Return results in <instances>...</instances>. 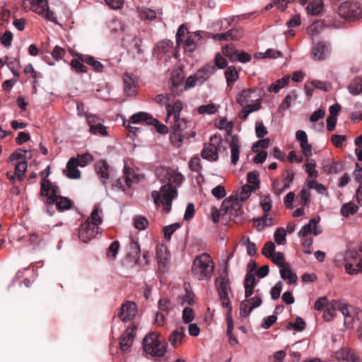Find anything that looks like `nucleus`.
Returning <instances> with one entry per match:
<instances>
[{
    "label": "nucleus",
    "mask_w": 362,
    "mask_h": 362,
    "mask_svg": "<svg viewBox=\"0 0 362 362\" xmlns=\"http://www.w3.org/2000/svg\"><path fill=\"white\" fill-rule=\"evenodd\" d=\"M227 322V335L228 336V341L230 345H235L238 344V339L233 334V322L231 313H227L226 315Z\"/></svg>",
    "instance_id": "38"
},
{
    "label": "nucleus",
    "mask_w": 362,
    "mask_h": 362,
    "mask_svg": "<svg viewBox=\"0 0 362 362\" xmlns=\"http://www.w3.org/2000/svg\"><path fill=\"white\" fill-rule=\"evenodd\" d=\"M23 6L25 8L28 7L30 10L42 16L47 21L56 24L58 23L54 13L49 9L48 3L46 0H24Z\"/></svg>",
    "instance_id": "5"
},
{
    "label": "nucleus",
    "mask_w": 362,
    "mask_h": 362,
    "mask_svg": "<svg viewBox=\"0 0 362 362\" xmlns=\"http://www.w3.org/2000/svg\"><path fill=\"white\" fill-rule=\"evenodd\" d=\"M334 356L339 362H360L355 351L347 347L341 348L339 350L336 351Z\"/></svg>",
    "instance_id": "18"
},
{
    "label": "nucleus",
    "mask_w": 362,
    "mask_h": 362,
    "mask_svg": "<svg viewBox=\"0 0 362 362\" xmlns=\"http://www.w3.org/2000/svg\"><path fill=\"white\" fill-rule=\"evenodd\" d=\"M262 300L259 296L251 297L241 302L240 313L243 317H248L252 310L261 305Z\"/></svg>",
    "instance_id": "16"
},
{
    "label": "nucleus",
    "mask_w": 362,
    "mask_h": 362,
    "mask_svg": "<svg viewBox=\"0 0 362 362\" xmlns=\"http://www.w3.org/2000/svg\"><path fill=\"white\" fill-rule=\"evenodd\" d=\"M290 77L286 76L281 78L278 79L276 82L271 84L269 88V92H274L277 93L280 91V90L288 84Z\"/></svg>",
    "instance_id": "42"
},
{
    "label": "nucleus",
    "mask_w": 362,
    "mask_h": 362,
    "mask_svg": "<svg viewBox=\"0 0 362 362\" xmlns=\"http://www.w3.org/2000/svg\"><path fill=\"white\" fill-rule=\"evenodd\" d=\"M129 123L139 124L144 122L146 125H155L157 124L158 120L153 118L151 115L144 112H139L134 114L129 119Z\"/></svg>",
    "instance_id": "22"
},
{
    "label": "nucleus",
    "mask_w": 362,
    "mask_h": 362,
    "mask_svg": "<svg viewBox=\"0 0 362 362\" xmlns=\"http://www.w3.org/2000/svg\"><path fill=\"white\" fill-rule=\"evenodd\" d=\"M76 158V163H78V165L80 167L86 166L93 159V156L91 154H90L89 153L78 154L77 156V158Z\"/></svg>",
    "instance_id": "51"
},
{
    "label": "nucleus",
    "mask_w": 362,
    "mask_h": 362,
    "mask_svg": "<svg viewBox=\"0 0 362 362\" xmlns=\"http://www.w3.org/2000/svg\"><path fill=\"white\" fill-rule=\"evenodd\" d=\"M148 225V221L144 216H136L134 218V227L142 230L146 228Z\"/></svg>",
    "instance_id": "56"
},
{
    "label": "nucleus",
    "mask_w": 362,
    "mask_h": 362,
    "mask_svg": "<svg viewBox=\"0 0 362 362\" xmlns=\"http://www.w3.org/2000/svg\"><path fill=\"white\" fill-rule=\"evenodd\" d=\"M231 163L233 165H236L240 156V145L238 139L233 136L230 141Z\"/></svg>",
    "instance_id": "33"
},
{
    "label": "nucleus",
    "mask_w": 362,
    "mask_h": 362,
    "mask_svg": "<svg viewBox=\"0 0 362 362\" xmlns=\"http://www.w3.org/2000/svg\"><path fill=\"white\" fill-rule=\"evenodd\" d=\"M254 93L255 90L253 89H244L238 94L236 101L242 106L247 105L250 102L254 101Z\"/></svg>",
    "instance_id": "32"
},
{
    "label": "nucleus",
    "mask_w": 362,
    "mask_h": 362,
    "mask_svg": "<svg viewBox=\"0 0 362 362\" xmlns=\"http://www.w3.org/2000/svg\"><path fill=\"white\" fill-rule=\"evenodd\" d=\"M247 185H251V187L256 190L259 187V174L256 171H252L247 173Z\"/></svg>",
    "instance_id": "49"
},
{
    "label": "nucleus",
    "mask_w": 362,
    "mask_h": 362,
    "mask_svg": "<svg viewBox=\"0 0 362 362\" xmlns=\"http://www.w3.org/2000/svg\"><path fill=\"white\" fill-rule=\"evenodd\" d=\"M340 302L337 300L331 301L323 313V318L325 321L329 322L336 316L337 311H339Z\"/></svg>",
    "instance_id": "31"
},
{
    "label": "nucleus",
    "mask_w": 362,
    "mask_h": 362,
    "mask_svg": "<svg viewBox=\"0 0 362 362\" xmlns=\"http://www.w3.org/2000/svg\"><path fill=\"white\" fill-rule=\"evenodd\" d=\"M189 167L193 172L200 173L202 170L200 159L198 157H193L189 162Z\"/></svg>",
    "instance_id": "59"
},
{
    "label": "nucleus",
    "mask_w": 362,
    "mask_h": 362,
    "mask_svg": "<svg viewBox=\"0 0 362 362\" xmlns=\"http://www.w3.org/2000/svg\"><path fill=\"white\" fill-rule=\"evenodd\" d=\"M185 336V328L180 327L174 330L168 337L170 345L174 348H177L182 342V339Z\"/></svg>",
    "instance_id": "30"
},
{
    "label": "nucleus",
    "mask_w": 362,
    "mask_h": 362,
    "mask_svg": "<svg viewBox=\"0 0 362 362\" xmlns=\"http://www.w3.org/2000/svg\"><path fill=\"white\" fill-rule=\"evenodd\" d=\"M306 187L308 189H315L317 193L321 195H327V188L321 183L317 182L315 180H306Z\"/></svg>",
    "instance_id": "43"
},
{
    "label": "nucleus",
    "mask_w": 362,
    "mask_h": 362,
    "mask_svg": "<svg viewBox=\"0 0 362 362\" xmlns=\"http://www.w3.org/2000/svg\"><path fill=\"white\" fill-rule=\"evenodd\" d=\"M275 249V244L273 242L269 241L264 245L262 250V253L266 257L271 258L272 256L274 254Z\"/></svg>",
    "instance_id": "58"
},
{
    "label": "nucleus",
    "mask_w": 362,
    "mask_h": 362,
    "mask_svg": "<svg viewBox=\"0 0 362 362\" xmlns=\"http://www.w3.org/2000/svg\"><path fill=\"white\" fill-rule=\"evenodd\" d=\"M211 194L217 199H221L224 198L226 195L225 187L221 185L215 187L211 190Z\"/></svg>",
    "instance_id": "64"
},
{
    "label": "nucleus",
    "mask_w": 362,
    "mask_h": 362,
    "mask_svg": "<svg viewBox=\"0 0 362 362\" xmlns=\"http://www.w3.org/2000/svg\"><path fill=\"white\" fill-rule=\"evenodd\" d=\"M272 202L269 194L264 195L262 197L260 206L264 213H268L272 206Z\"/></svg>",
    "instance_id": "61"
},
{
    "label": "nucleus",
    "mask_w": 362,
    "mask_h": 362,
    "mask_svg": "<svg viewBox=\"0 0 362 362\" xmlns=\"http://www.w3.org/2000/svg\"><path fill=\"white\" fill-rule=\"evenodd\" d=\"M144 351L151 356H163L166 352L168 343L161 339L155 332L147 334L142 340Z\"/></svg>",
    "instance_id": "3"
},
{
    "label": "nucleus",
    "mask_w": 362,
    "mask_h": 362,
    "mask_svg": "<svg viewBox=\"0 0 362 362\" xmlns=\"http://www.w3.org/2000/svg\"><path fill=\"white\" fill-rule=\"evenodd\" d=\"M214 273V264L211 257L203 253L196 257L192 267V274L197 280L209 279Z\"/></svg>",
    "instance_id": "2"
},
{
    "label": "nucleus",
    "mask_w": 362,
    "mask_h": 362,
    "mask_svg": "<svg viewBox=\"0 0 362 362\" xmlns=\"http://www.w3.org/2000/svg\"><path fill=\"white\" fill-rule=\"evenodd\" d=\"M338 13L346 20L354 21L361 17V9L357 3L346 1L339 6Z\"/></svg>",
    "instance_id": "8"
},
{
    "label": "nucleus",
    "mask_w": 362,
    "mask_h": 362,
    "mask_svg": "<svg viewBox=\"0 0 362 362\" xmlns=\"http://www.w3.org/2000/svg\"><path fill=\"white\" fill-rule=\"evenodd\" d=\"M119 243L117 240L113 241L107 250V256L115 259L117 255Z\"/></svg>",
    "instance_id": "60"
},
{
    "label": "nucleus",
    "mask_w": 362,
    "mask_h": 362,
    "mask_svg": "<svg viewBox=\"0 0 362 362\" xmlns=\"http://www.w3.org/2000/svg\"><path fill=\"white\" fill-rule=\"evenodd\" d=\"M180 223H175L163 227V231L167 241H170L171 240L172 235L177 228H180Z\"/></svg>",
    "instance_id": "54"
},
{
    "label": "nucleus",
    "mask_w": 362,
    "mask_h": 362,
    "mask_svg": "<svg viewBox=\"0 0 362 362\" xmlns=\"http://www.w3.org/2000/svg\"><path fill=\"white\" fill-rule=\"evenodd\" d=\"M223 54L233 62L247 63L251 60V57L247 53L238 50L232 45H226L223 49Z\"/></svg>",
    "instance_id": "14"
},
{
    "label": "nucleus",
    "mask_w": 362,
    "mask_h": 362,
    "mask_svg": "<svg viewBox=\"0 0 362 362\" xmlns=\"http://www.w3.org/2000/svg\"><path fill=\"white\" fill-rule=\"evenodd\" d=\"M157 178L163 183L160 191H153L151 197L156 205L162 204L166 213L171 210L173 200L177 197L176 187L183 180L182 175L177 169L158 167L156 169Z\"/></svg>",
    "instance_id": "1"
},
{
    "label": "nucleus",
    "mask_w": 362,
    "mask_h": 362,
    "mask_svg": "<svg viewBox=\"0 0 362 362\" xmlns=\"http://www.w3.org/2000/svg\"><path fill=\"white\" fill-rule=\"evenodd\" d=\"M294 179V173L292 170H286L284 177L283 179L284 185L282 187L279 188V182L277 181H273L272 187L275 189L278 194L282 193L286 189H288L292 184Z\"/></svg>",
    "instance_id": "27"
},
{
    "label": "nucleus",
    "mask_w": 362,
    "mask_h": 362,
    "mask_svg": "<svg viewBox=\"0 0 362 362\" xmlns=\"http://www.w3.org/2000/svg\"><path fill=\"white\" fill-rule=\"evenodd\" d=\"M108 28L112 33H117L119 32H123L124 30V23L117 18H112L108 23Z\"/></svg>",
    "instance_id": "46"
},
{
    "label": "nucleus",
    "mask_w": 362,
    "mask_h": 362,
    "mask_svg": "<svg viewBox=\"0 0 362 362\" xmlns=\"http://www.w3.org/2000/svg\"><path fill=\"white\" fill-rule=\"evenodd\" d=\"M217 290L220 296V300L223 308H228V313H231L232 306L230 305L228 292L230 291V281L228 275L218 276L216 279Z\"/></svg>",
    "instance_id": "7"
},
{
    "label": "nucleus",
    "mask_w": 362,
    "mask_h": 362,
    "mask_svg": "<svg viewBox=\"0 0 362 362\" xmlns=\"http://www.w3.org/2000/svg\"><path fill=\"white\" fill-rule=\"evenodd\" d=\"M323 30V23L320 21H315L312 23L307 29L308 34L311 37H314L315 36L320 34Z\"/></svg>",
    "instance_id": "47"
},
{
    "label": "nucleus",
    "mask_w": 362,
    "mask_h": 362,
    "mask_svg": "<svg viewBox=\"0 0 362 362\" xmlns=\"http://www.w3.org/2000/svg\"><path fill=\"white\" fill-rule=\"evenodd\" d=\"M348 90L350 94L358 95L362 93V77H356L349 85Z\"/></svg>",
    "instance_id": "39"
},
{
    "label": "nucleus",
    "mask_w": 362,
    "mask_h": 362,
    "mask_svg": "<svg viewBox=\"0 0 362 362\" xmlns=\"http://www.w3.org/2000/svg\"><path fill=\"white\" fill-rule=\"evenodd\" d=\"M339 311L344 316V324L346 328H352L354 322V313L350 311V306L340 302Z\"/></svg>",
    "instance_id": "28"
},
{
    "label": "nucleus",
    "mask_w": 362,
    "mask_h": 362,
    "mask_svg": "<svg viewBox=\"0 0 362 362\" xmlns=\"http://www.w3.org/2000/svg\"><path fill=\"white\" fill-rule=\"evenodd\" d=\"M87 122L89 125V129L90 132L93 134H100L101 136H106L107 135V131L106 129V127L100 124H95L96 121H98V118L92 115H88L86 114Z\"/></svg>",
    "instance_id": "20"
},
{
    "label": "nucleus",
    "mask_w": 362,
    "mask_h": 362,
    "mask_svg": "<svg viewBox=\"0 0 362 362\" xmlns=\"http://www.w3.org/2000/svg\"><path fill=\"white\" fill-rule=\"evenodd\" d=\"M206 32L198 30L195 32H187V37L182 41L183 48L185 52H193L198 45L201 42L203 35Z\"/></svg>",
    "instance_id": "11"
},
{
    "label": "nucleus",
    "mask_w": 362,
    "mask_h": 362,
    "mask_svg": "<svg viewBox=\"0 0 362 362\" xmlns=\"http://www.w3.org/2000/svg\"><path fill=\"white\" fill-rule=\"evenodd\" d=\"M241 243L246 246L247 253L248 255L252 256L256 254V245L250 241V238L244 237L241 240Z\"/></svg>",
    "instance_id": "53"
},
{
    "label": "nucleus",
    "mask_w": 362,
    "mask_h": 362,
    "mask_svg": "<svg viewBox=\"0 0 362 362\" xmlns=\"http://www.w3.org/2000/svg\"><path fill=\"white\" fill-rule=\"evenodd\" d=\"M192 127V122L185 119H174V124L172 126V132L170 139L173 144H180L185 140L191 137L194 138L196 135L195 132H188L187 129Z\"/></svg>",
    "instance_id": "4"
},
{
    "label": "nucleus",
    "mask_w": 362,
    "mask_h": 362,
    "mask_svg": "<svg viewBox=\"0 0 362 362\" xmlns=\"http://www.w3.org/2000/svg\"><path fill=\"white\" fill-rule=\"evenodd\" d=\"M331 54L330 44L327 42H319L312 49L311 57L315 61H322Z\"/></svg>",
    "instance_id": "12"
},
{
    "label": "nucleus",
    "mask_w": 362,
    "mask_h": 362,
    "mask_svg": "<svg viewBox=\"0 0 362 362\" xmlns=\"http://www.w3.org/2000/svg\"><path fill=\"white\" fill-rule=\"evenodd\" d=\"M254 191L255 190L251 187V185H245L240 188L239 195L236 198L238 199V202H244L250 197L251 193Z\"/></svg>",
    "instance_id": "48"
},
{
    "label": "nucleus",
    "mask_w": 362,
    "mask_h": 362,
    "mask_svg": "<svg viewBox=\"0 0 362 362\" xmlns=\"http://www.w3.org/2000/svg\"><path fill=\"white\" fill-rule=\"evenodd\" d=\"M182 320L185 323H190L194 318L193 310L189 307H186L182 310Z\"/></svg>",
    "instance_id": "63"
},
{
    "label": "nucleus",
    "mask_w": 362,
    "mask_h": 362,
    "mask_svg": "<svg viewBox=\"0 0 362 362\" xmlns=\"http://www.w3.org/2000/svg\"><path fill=\"white\" fill-rule=\"evenodd\" d=\"M136 313V304L133 301H127L121 306L117 315L122 322H127L132 320Z\"/></svg>",
    "instance_id": "13"
},
{
    "label": "nucleus",
    "mask_w": 362,
    "mask_h": 362,
    "mask_svg": "<svg viewBox=\"0 0 362 362\" xmlns=\"http://www.w3.org/2000/svg\"><path fill=\"white\" fill-rule=\"evenodd\" d=\"M255 221L258 222L257 227L259 230H262L264 227L272 225V218L269 217L268 213H264V216L257 218Z\"/></svg>",
    "instance_id": "50"
},
{
    "label": "nucleus",
    "mask_w": 362,
    "mask_h": 362,
    "mask_svg": "<svg viewBox=\"0 0 362 362\" xmlns=\"http://www.w3.org/2000/svg\"><path fill=\"white\" fill-rule=\"evenodd\" d=\"M316 162L314 159H308L303 165V169L308 173V180H315L318 176V171L315 170Z\"/></svg>",
    "instance_id": "35"
},
{
    "label": "nucleus",
    "mask_w": 362,
    "mask_h": 362,
    "mask_svg": "<svg viewBox=\"0 0 362 362\" xmlns=\"http://www.w3.org/2000/svg\"><path fill=\"white\" fill-rule=\"evenodd\" d=\"M154 101L167 109L170 105V96L166 93L159 94L155 97Z\"/></svg>",
    "instance_id": "62"
},
{
    "label": "nucleus",
    "mask_w": 362,
    "mask_h": 362,
    "mask_svg": "<svg viewBox=\"0 0 362 362\" xmlns=\"http://www.w3.org/2000/svg\"><path fill=\"white\" fill-rule=\"evenodd\" d=\"M78 166L76 163L74 157L71 158L66 163V170H64L63 173L69 179H78L81 176V171L76 168Z\"/></svg>",
    "instance_id": "29"
},
{
    "label": "nucleus",
    "mask_w": 362,
    "mask_h": 362,
    "mask_svg": "<svg viewBox=\"0 0 362 362\" xmlns=\"http://www.w3.org/2000/svg\"><path fill=\"white\" fill-rule=\"evenodd\" d=\"M225 76L228 86H231L237 81L238 78V73L235 68L233 66H228L225 71Z\"/></svg>",
    "instance_id": "44"
},
{
    "label": "nucleus",
    "mask_w": 362,
    "mask_h": 362,
    "mask_svg": "<svg viewBox=\"0 0 362 362\" xmlns=\"http://www.w3.org/2000/svg\"><path fill=\"white\" fill-rule=\"evenodd\" d=\"M242 36V30L233 28L225 33L215 34L212 38L214 40L228 41L239 40Z\"/></svg>",
    "instance_id": "24"
},
{
    "label": "nucleus",
    "mask_w": 362,
    "mask_h": 362,
    "mask_svg": "<svg viewBox=\"0 0 362 362\" xmlns=\"http://www.w3.org/2000/svg\"><path fill=\"white\" fill-rule=\"evenodd\" d=\"M140 16L141 18L147 20H153L156 17L157 13L151 8L147 7H142L139 11Z\"/></svg>",
    "instance_id": "55"
},
{
    "label": "nucleus",
    "mask_w": 362,
    "mask_h": 362,
    "mask_svg": "<svg viewBox=\"0 0 362 362\" xmlns=\"http://www.w3.org/2000/svg\"><path fill=\"white\" fill-rule=\"evenodd\" d=\"M156 252L158 268L161 271L165 272L168 269L170 264V252L164 244L158 245Z\"/></svg>",
    "instance_id": "15"
},
{
    "label": "nucleus",
    "mask_w": 362,
    "mask_h": 362,
    "mask_svg": "<svg viewBox=\"0 0 362 362\" xmlns=\"http://www.w3.org/2000/svg\"><path fill=\"white\" fill-rule=\"evenodd\" d=\"M318 221L315 218H311L308 224L304 225L298 232V236L306 238L309 233L315 235H319L321 231L317 230Z\"/></svg>",
    "instance_id": "25"
},
{
    "label": "nucleus",
    "mask_w": 362,
    "mask_h": 362,
    "mask_svg": "<svg viewBox=\"0 0 362 362\" xmlns=\"http://www.w3.org/2000/svg\"><path fill=\"white\" fill-rule=\"evenodd\" d=\"M57 209L60 211L69 210L72 208L73 202L71 199L65 197H58L54 203Z\"/></svg>",
    "instance_id": "40"
},
{
    "label": "nucleus",
    "mask_w": 362,
    "mask_h": 362,
    "mask_svg": "<svg viewBox=\"0 0 362 362\" xmlns=\"http://www.w3.org/2000/svg\"><path fill=\"white\" fill-rule=\"evenodd\" d=\"M136 330V326L132 325L126 329L120 337L119 347L123 351L128 350L133 342L134 334Z\"/></svg>",
    "instance_id": "19"
},
{
    "label": "nucleus",
    "mask_w": 362,
    "mask_h": 362,
    "mask_svg": "<svg viewBox=\"0 0 362 362\" xmlns=\"http://www.w3.org/2000/svg\"><path fill=\"white\" fill-rule=\"evenodd\" d=\"M95 170L97 175L103 180V184H105L110 177V167L105 160H100L95 164Z\"/></svg>",
    "instance_id": "26"
},
{
    "label": "nucleus",
    "mask_w": 362,
    "mask_h": 362,
    "mask_svg": "<svg viewBox=\"0 0 362 362\" xmlns=\"http://www.w3.org/2000/svg\"><path fill=\"white\" fill-rule=\"evenodd\" d=\"M98 227L89 220L83 223L78 231L79 239L85 243H88L98 233Z\"/></svg>",
    "instance_id": "10"
},
{
    "label": "nucleus",
    "mask_w": 362,
    "mask_h": 362,
    "mask_svg": "<svg viewBox=\"0 0 362 362\" xmlns=\"http://www.w3.org/2000/svg\"><path fill=\"white\" fill-rule=\"evenodd\" d=\"M124 91L127 96H134L136 93L138 81L134 74L124 73L123 74Z\"/></svg>",
    "instance_id": "17"
},
{
    "label": "nucleus",
    "mask_w": 362,
    "mask_h": 362,
    "mask_svg": "<svg viewBox=\"0 0 362 362\" xmlns=\"http://www.w3.org/2000/svg\"><path fill=\"white\" fill-rule=\"evenodd\" d=\"M183 108V105L181 100H177L174 102L173 105H169L167 108V118L173 116V119H176L180 118V112Z\"/></svg>",
    "instance_id": "34"
},
{
    "label": "nucleus",
    "mask_w": 362,
    "mask_h": 362,
    "mask_svg": "<svg viewBox=\"0 0 362 362\" xmlns=\"http://www.w3.org/2000/svg\"><path fill=\"white\" fill-rule=\"evenodd\" d=\"M358 210V206L354 202H348L342 205L340 213L344 217H349L355 214Z\"/></svg>",
    "instance_id": "41"
},
{
    "label": "nucleus",
    "mask_w": 362,
    "mask_h": 362,
    "mask_svg": "<svg viewBox=\"0 0 362 362\" xmlns=\"http://www.w3.org/2000/svg\"><path fill=\"white\" fill-rule=\"evenodd\" d=\"M324 6L322 0H313L307 6V11L308 14L317 16L321 13Z\"/></svg>",
    "instance_id": "36"
},
{
    "label": "nucleus",
    "mask_w": 362,
    "mask_h": 362,
    "mask_svg": "<svg viewBox=\"0 0 362 362\" xmlns=\"http://www.w3.org/2000/svg\"><path fill=\"white\" fill-rule=\"evenodd\" d=\"M216 69L213 64H206L205 66L199 69L194 74V76L198 82V84L202 85L205 81H206L209 77L213 75Z\"/></svg>",
    "instance_id": "21"
},
{
    "label": "nucleus",
    "mask_w": 362,
    "mask_h": 362,
    "mask_svg": "<svg viewBox=\"0 0 362 362\" xmlns=\"http://www.w3.org/2000/svg\"><path fill=\"white\" fill-rule=\"evenodd\" d=\"M218 105L211 103L207 105H202L199 106L197 109V111L199 114L204 115V114H209V115H214L216 113L218 110Z\"/></svg>",
    "instance_id": "45"
},
{
    "label": "nucleus",
    "mask_w": 362,
    "mask_h": 362,
    "mask_svg": "<svg viewBox=\"0 0 362 362\" xmlns=\"http://www.w3.org/2000/svg\"><path fill=\"white\" fill-rule=\"evenodd\" d=\"M40 185V195L47 197L46 203L47 204H53L56 202V199L60 197L58 194L59 192L58 187L47 179H42Z\"/></svg>",
    "instance_id": "9"
},
{
    "label": "nucleus",
    "mask_w": 362,
    "mask_h": 362,
    "mask_svg": "<svg viewBox=\"0 0 362 362\" xmlns=\"http://www.w3.org/2000/svg\"><path fill=\"white\" fill-rule=\"evenodd\" d=\"M82 62L93 66L96 71H102L104 66L99 61H97L93 57L88 56L82 59Z\"/></svg>",
    "instance_id": "52"
},
{
    "label": "nucleus",
    "mask_w": 362,
    "mask_h": 362,
    "mask_svg": "<svg viewBox=\"0 0 362 362\" xmlns=\"http://www.w3.org/2000/svg\"><path fill=\"white\" fill-rule=\"evenodd\" d=\"M241 205L237 198L231 196L226 199L221 204L222 218L226 221H235L239 216Z\"/></svg>",
    "instance_id": "6"
},
{
    "label": "nucleus",
    "mask_w": 362,
    "mask_h": 362,
    "mask_svg": "<svg viewBox=\"0 0 362 362\" xmlns=\"http://www.w3.org/2000/svg\"><path fill=\"white\" fill-rule=\"evenodd\" d=\"M274 240L278 245H283L286 240V232L284 228H278L274 232Z\"/></svg>",
    "instance_id": "57"
},
{
    "label": "nucleus",
    "mask_w": 362,
    "mask_h": 362,
    "mask_svg": "<svg viewBox=\"0 0 362 362\" xmlns=\"http://www.w3.org/2000/svg\"><path fill=\"white\" fill-rule=\"evenodd\" d=\"M201 156L203 159L209 161H216L218 158L217 146L212 142L205 143L201 152Z\"/></svg>",
    "instance_id": "23"
},
{
    "label": "nucleus",
    "mask_w": 362,
    "mask_h": 362,
    "mask_svg": "<svg viewBox=\"0 0 362 362\" xmlns=\"http://www.w3.org/2000/svg\"><path fill=\"white\" fill-rule=\"evenodd\" d=\"M280 276L282 279L287 280L290 285L296 284L298 279L296 274L291 271L289 266L281 269Z\"/></svg>",
    "instance_id": "37"
}]
</instances>
